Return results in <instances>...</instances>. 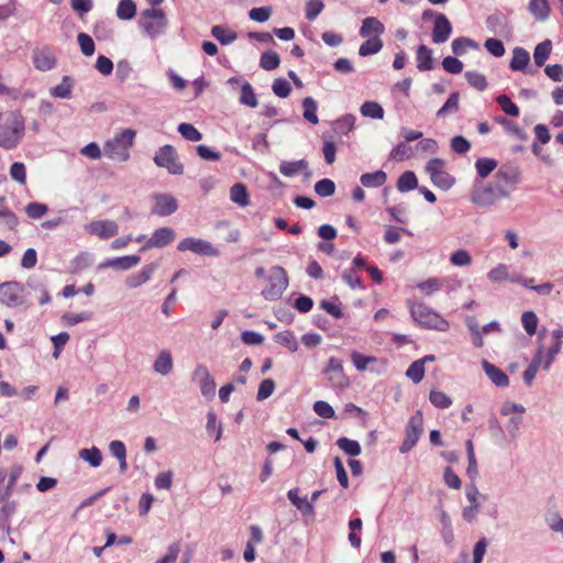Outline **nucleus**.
Returning a JSON list of instances; mask_svg holds the SVG:
<instances>
[{"mask_svg": "<svg viewBox=\"0 0 563 563\" xmlns=\"http://www.w3.org/2000/svg\"><path fill=\"white\" fill-rule=\"evenodd\" d=\"M450 263L456 267H465L472 264V256L468 251L461 249L450 255Z\"/></svg>", "mask_w": 563, "mask_h": 563, "instance_id": "603ef678", "label": "nucleus"}, {"mask_svg": "<svg viewBox=\"0 0 563 563\" xmlns=\"http://www.w3.org/2000/svg\"><path fill=\"white\" fill-rule=\"evenodd\" d=\"M268 285L262 290V296L269 301L279 299L288 287V276L282 266H273L267 278Z\"/></svg>", "mask_w": 563, "mask_h": 563, "instance_id": "423d86ee", "label": "nucleus"}, {"mask_svg": "<svg viewBox=\"0 0 563 563\" xmlns=\"http://www.w3.org/2000/svg\"><path fill=\"white\" fill-rule=\"evenodd\" d=\"M239 102L250 108H256L258 106L257 97L249 81H243L241 85Z\"/></svg>", "mask_w": 563, "mask_h": 563, "instance_id": "473e14b6", "label": "nucleus"}, {"mask_svg": "<svg viewBox=\"0 0 563 563\" xmlns=\"http://www.w3.org/2000/svg\"><path fill=\"white\" fill-rule=\"evenodd\" d=\"M176 238V233L174 229L168 227H163L154 231L152 236L146 241L145 245L141 249V251H145L148 249H161L168 244H170Z\"/></svg>", "mask_w": 563, "mask_h": 563, "instance_id": "4468645a", "label": "nucleus"}, {"mask_svg": "<svg viewBox=\"0 0 563 563\" xmlns=\"http://www.w3.org/2000/svg\"><path fill=\"white\" fill-rule=\"evenodd\" d=\"M33 64L36 69L41 71H47L54 68L56 59L51 53L41 51L34 53Z\"/></svg>", "mask_w": 563, "mask_h": 563, "instance_id": "a878e982", "label": "nucleus"}, {"mask_svg": "<svg viewBox=\"0 0 563 563\" xmlns=\"http://www.w3.org/2000/svg\"><path fill=\"white\" fill-rule=\"evenodd\" d=\"M230 198L240 207H246L250 203V196L244 184H234L230 189Z\"/></svg>", "mask_w": 563, "mask_h": 563, "instance_id": "7c9ffc66", "label": "nucleus"}, {"mask_svg": "<svg viewBox=\"0 0 563 563\" xmlns=\"http://www.w3.org/2000/svg\"><path fill=\"white\" fill-rule=\"evenodd\" d=\"M528 9L538 21H545L551 11L548 0H530Z\"/></svg>", "mask_w": 563, "mask_h": 563, "instance_id": "bb28decb", "label": "nucleus"}, {"mask_svg": "<svg viewBox=\"0 0 563 563\" xmlns=\"http://www.w3.org/2000/svg\"><path fill=\"white\" fill-rule=\"evenodd\" d=\"M452 31L453 29L450 20L443 13H438V15H435V21H433V43L441 44L446 42L450 38Z\"/></svg>", "mask_w": 563, "mask_h": 563, "instance_id": "2eb2a0df", "label": "nucleus"}, {"mask_svg": "<svg viewBox=\"0 0 563 563\" xmlns=\"http://www.w3.org/2000/svg\"><path fill=\"white\" fill-rule=\"evenodd\" d=\"M487 277L492 283H498L507 279L510 280L511 278V276H509L508 266L505 264H499L495 268L490 269Z\"/></svg>", "mask_w": 563, "mask_h": 563, "instance_id": "052dcab7", "label": "nucleus"}, {"mask_svg": "<svg viewBox=\"0 0 563 563\" xmlns=\"http://www.w3.org/2000/svg\"><path fill=\"white\" fill-rule=\"evenodd\" d=\"M430 178L433 185L445 190L450 189L455 183L454 178L444 170L434 174Z\"/></svg>", "mask_w": 563, "mask_h": 563, "instance_id": "680f3d73", "label": "nucleus"}, {"mask_svg": "<svg viewBox=\"0 0 563 563\" xmlns=\"http://www.w3.org/2000/svg\"><path fill=\"white\" fill-rule=\"evenodd\" d=\"M136 131L133 129H125L115 136L106 142L103 152L104 155L113 161L123 163L130 158L129 148L134 144Z\"/></svg>", "mask_w": 563, "mask_h": 563, "instance_id": "f257e3e1", "label": "nucleus"}, {"mask_svg": "<svg viewBox=\"0 0 563 563\" xmlns=\"http://www.w3.org/2000/svg\"><path fill=\"white\" fill-rule=\"evenodd\" d=\"M336 445L347 455L357 456L361 454V445L357 441L342 437L338 439Z\"/></svg>", "mask_w": 563, "mask_h": 563, "instance_id": "c03bdc74", "label": "nucleus"}, {"mask_svg": "<svg viewBox=\"0 0 563 563\" xmlns=\"http://www.w3.org/2000/svg\"><path fill=\"white\" fill-rule=\"evenodd\" d=\"M157 268L158 264L154 262L143 266V268L137 274L130 275L126 278V286L132 289L145 284L152 278V275Z\"/></svg>", "mask_w": 563, "mask_h": 563, "instance_id": "6ab92c4d", "label": "nucleus"}, {"mask_svg": "<svg viewBox=\"0 0 563 563\" xmlns=\"http://www.w3.org/2000/svg\"><path fill=\"white\" fill-rule=\"evenodd\" d=\"M167 24L166 14L162 9H146L141 12L139 25L151 38L163 34Z\"/></svg>", "mask_w": 563, "mask_h": 563, "instance_id": "20e7f679", "label": "nucleus"}, {"mask_svg": "<svg viewBox=\"0 0 563 563\" xmlns=\"http://www.w3.org/2000/svg\"><path fill=\"white\" fill-rule=\"evenodd\" d=\"M73 79L69 76H64L60 84L51 88L49 93L52 97L68 99L71 96Z\"/></svg>", "mask_w": 563, "mask_h": 563, "instance_id": "e433bc0d", "label": "nucleus"}, {"mask_svg": "<svg viewBox=\"0 0 563 563\" xmlns=\"http://www.w3.org/2000/svg\"><path fill=\"white\" fill-rule=\"evenodd\" d=\"M416 188H418V179L413 172L407 170L399 176L397 189L400 192H407Z\"/></svg>", "mask_w": 563, "mask_h": 563, "instance_id": "f704fd0d", "label": "nucleus"}, {"mask_svg": "<svg viewBox=\"0 0 563 563\" xmlns=\"http://www.w3.org/2000/svg\"><path fill=\"white\" fill-rule=\"evenodd\" d=\"M322 374L327 376L331 388L343 389L349 385V378L344 374L343 362L338 357H330Z\"/></svg>", "mask_w": 563, "mask_h": 563, "instance_id": "9d476101", "label": "nucleus"}, {"mask_svg": "<svg viewBox=\"0 0 563 563\" xmlns=\"http://www.w3.org/2000/svg\"><path fill=\"white\" fill-rule=\"evenodd\" d=\"M496 102L500 106L503 111L510 117L519 115V108L515 104L507 95H499Z\"/></svg>", "mask_w": 563, "mask_h": 563, "instance_id": "4d7b16f0", "label": "nucleus"}, {"mask_svg": "<svg viewBox=\"0 0 563 563\" xmlns=\"http://www.w3.org/2000/svg\"><path fill=\"white\" fill-rule=\"evenodd\" d=\"M280 64L279 55L276 52H264L260 59V66L265 70H274Z\"/></svg>", "mask_w": 563, "mask_h": 563, "instance_id": "8fccbe9b", "label": "nucleus"}, {"mask_svg": "<svg viewBox=\"0 0 563 563\" xmlns=\"http://www.w3.org/2000/svg\"><path fill=\"white\" fill-rule=\"evenodd\" d=\"M460 104L459 92H452L445 103L438 110L437 117L444 118L449 112H456Z\"/></svg>", "mask_w": 563, "mask_h": 563, "instance_id": "09e8293b", "label": "nucleus"}, {"mask_svg": "<svg viewBox=\"0 0 563 563\" xmlns=\"http://www.w3.org/2000/svg\"><path fill=\"white\" fill-rule=\"evenodd\" d=\"M451 47H452V52L455 55L461 56V55L465 54L467 48H470V47L476 48L477 44L468 37H457L452 42Z\"/></svg>", "mask_w": 563, "mask_h": 563, "instance_id": "6e6d98bb", "label": "nucleus"}, {"mask_svg": "<svg viewBox=\"0 0 563 563\" xmlns=\"http://www.w3.org/2000/svg\"><path fill=\"white\" fill-rule=\"evenodd\" d=\"M313 410L321 418L331 419L335 417V411L332 406L323 400H317L313 404Z\"/></svg>", "mask_w": 563, "mask_h": 563, "instance_id": "774afa93", "label": "nucleus"}, {"mask_svg": "<svg viewBox=\"0 0 563 563\" xmlns=\"http://www.w3.org/2000/svg\"><path fill=\"white\" fill-rule=\"evenodd\" d=\"M441 287H442V282H441V279H439L437 277L429 278V279L418 284V288L427 296H431L435 291L440 290Z\"/></svg>", "mask_w": 563, "mask_h": 563, "instance_id": "338daca9", "label": "nucleus"}, {"mask_svg": "<svg viewBox=\"0 0 563 563\" xmlns=\"http://www.w3.org/2000/svg\"><path fill=\"white\" fill-rule=\"evenodd\" d=\"M384 32V24L374 16L365 18L360 29V35L362 37H369L371 35L380 37Z\"/></svg>", "mask_w": 563, "mask_h": 563, "instance_id": "4be33fe9", "label": "nucleus"}, {"mask_svg": "<svg viewBox=\"0 0 563 563\" xmlns=\"http://www.w3.org/2000/svg\"><path fill=\"white\" fill-rule=\"evenodd\" d=\"M302 107H303V118L312 123L317 124L319 122L318 115H317V102L312 97H306L302 100Z\"/></svg>", "mask_w": 563, "mask_h": 563, "instance_id": "a18cd8bd", "label": "nucleus"}, {"mask_svg": "<svg viewBox=\"0 0 563 563\" xmlns=\"http://www.w3.org/2000/svg\"><path fill=\"white\" fill-rule=\"evenodd\" d=\"M417 68L420 71L433 68L432 51L424 44L419 45L417 48Z\"/></svg>", "mask_w": 563, "mask_h": 563, "instance_id": "393cba45", "label": "nucleus"}, {"mask_svg": "<svg viewBox=\"0 0 563 563\" xmlns=\"http://www.w3.org/2000/svg\"><path fill=\"white\" fill-rule=\"evenodd\" d=\"M429 399L434 407L441 409L449 408L452 405L451 398L440 390H431Z\"/></svg>", "mask_w": 563, "mask_h": 563, "instance_id": "13d9d810", "label": "nucleus"}, {"mask_svg": "<svg viewBox=\"0 0 563 563\" xmlns=\"http://www.w3.org/2000/svg\"><path fill=\"white\" fill-rule=\"evenodd\" d=\"M141 262V257L137 255H126L122 257H114L106 260L100 263L98 269L114 268L119 271H126L136 266Z\"/></svg>", "mask_w": 563, "mask_h": 563, "instance_id": "f3484780", "label": "nucleus"}, {"mask_svg": "<svg viewBox=\"0 0 563 563\" xmlns=\"http://www.w3.org/2000/svg\"><path fill=\"white\" fill-rule=\"evenodd\" d=\"M482 367L490 379V382L497 387H507L509 385V378L505 372L492 364L487 360L482 361Z\"/></svg>", "mask_w": 563, "mask_h": 563, "instance_id": "a211bd4d", "label": "nucleus"}, {"mask_svg": "<svg viewBox=\"0 0 563 563\" xmlns=\"http://www.w3.org/2000/svg\"><path fill=\"white\" fill-rule=\"evenodd\" d=\"M496 179L498 185H501L504 188L509 187L514 189L520 180V172L517 167L500 168L496 173Z\"/></svg>", "mask_w": 563, "mask_h": 563, "instance_id": "412c9836", "label": "nucleus"}, {"mask_svg": "<svg viewBox=\"0 0 563 563\" xmlns=\"http://www.w3.org/2000/svg\"><path fill=\"white\" fill-rule=\"evenodd\" d=\"M24 130L25 123L22 114L19 111L11 112L0 129V147L15 148L24 135Z\"/></svg>", "mask_w": 563, "mask_h": 563, "instance_id": "f03ea898", "label": "nucleus"}, {"mask_svg": "<svg viewBox=\"0 0 563 563\" xmlns=\"http://www.w3.org/2000/svg\"><path fill=\"white\" fill-rule=\"evenodd\" d=\"M93 263V255L89 252L79 253L71 262V272L78 273L81 272Z\"/></svg>", "mask_w": 563, "mask_h": 563, "instance_id": "37998d69", "label": "nucleus"}, {"mask_svg": "<svg viewBox=\"0 0 563 563\" xmlns=\"http://www.w3.org/2000/svg\"><path fill=\"white\" fill-rule=\"evenodd\" d=\"M423 432V417L421 411H417L410 417L406 427V437L399 448L400 453H408L419 441Z\"/></svg>", "mask_w": 563, "mask_h": 563, "instance_id": "6e6552de", "label": "nucleus"}, {"mask_svg": "<svg viewBox=\"0 0 563 563\" xmlns=\"http://www.w3.org/2000/svg\"><path fill=\"white\" fill-rule=\"evenodd\" d=\"M314 191L320 197H330L335 192V184L329 178H323L316 183Z\"/></svg>", "mask_w": 563, "mask_h": 563, "instance_id": "5fc2aeb1", "label": "nucleus"}, {"mask_svg": "<svg viewBox=\"0 0 563 563\" xmlns=\"http://www.w3.org/2000/svg\"><path fill=\"white\" fill-rule=\"evenodd\" d=\"M78 455L81 460L87 462L92 467H98L101 465L102 453L96 446H92L90 449H81L79 450Z\"/></svg>", "mask_w": 563, "mask_h": 563, "instance_id": "4c0bfd02", "label": "nucleus"}, {"mask_svg": "<svg viewBox=\"0 0 563 563\" xmlns=\"http://www.w3.org/2000/svg\"><path fill=\"white\" fill-rule=\"evenodd\" d=\"M360 112L363 117L376 120H382L385 114L383 107L376 101H365L361 106Z\"/></svg>", "mask_w": 563, "mask_h": 563, "instance_id": "72a5a7b5", "label": "nucleus"}, {"mask_svg": "<svg viewBox=\"0 0 563 563\" xmlns=\"http://www.w3.org/2000/svg\"><path fill=\"white\" fill-rule=\"evenodd\" d=\"M465 323L471 333L473 344L476 347H482L484 345V340L482 338V329H479V324L475 317L468 316L465 320Z\"/></svg>", "mask_w": 563, "mask_h": 563, "instance_id": "ea45409f", "label": "nucleus"}, {"mask_svg": "<svg viewBox=\"0 0 563 563\" xmlns=\"http://www.w3.org/2000/svg\"><path fill=\"white\" fill-rule=\"evenodd\" d=\"M529 62L530 55L528 51L522 47H515L512 49V58L510 60L509 67L514 71H523L526 70Z\"/></svg>", "mask_w": 563, "mask_h": 563, "instance_id": "5701e85b", "label": "nucleus"}, {"mask_svg": "<svg viewBox=\"0 0 563 563\" xmlns=\"http://www.w3.org/2000/svg\"><path fill=\"white\" fill-rule=\"evenodd\" d=\"M178 251L186 252L190 251L198 255L209 256V257H218L220 252L216 249L210 242L196 239V238H186L183 239L177 246Z\"/></svg>", "mask_w": 563, "mask_h": 563, "instance_id": "9b49d317", "label": "nucleus"}, {"mask_svg": "<svg viewBox=\"0 0 563 563\" xmlns=\"http://www.w3.org/2000/svg\"><path fill=\"white\" fill-rule=\"evenodd\" d=\"M387 180V175L384 170L374 173H365L361 176L360 181L364 187L377 188L383 186Z\"/></svg>", "mask_w": 563, "mask_h": 563, "instance_id": "c85d7f7f", "label": "nucleus"}, {"mask_svg": "<svg viewBox=\"0 0 563 563\" xmlns=\"http://www.w3.org/2000/svg\"><path fill=\"white\" fill-rule=\"evenodd\" d=\"M153 161L156 166L166 168L172 175H181L184 173V165L179 162L175 147L169 144L159 147Z\"/></svg>", "mask_w": 563, "mask_h": 563, "instance_id": "0eeeda50", "label": "nucleus"}, {"mask_svg": "<svg viewBox=\"0 0 563 563\" xmlns=\"http://www.w3.org/2000/svg\"><path fill=\"white\" fill-rule=\"evenodd\" d=\"M521 323H522L525 331L529 335H533L537 332L539 319H538L537 314L534 313V311L528 310L521 314Z\"/></svg>", "mask_w": 563, "mask_h": 563, "instance_id": "49530a36", "label": "nucleus"}, {"mask_svg": "<svg viewBox=\"0 0 563 563\" xmlns=\"http://www.w3.org/2000/svg\"><path fill=\"white\" fill-rule=\"evenodd\" d=\"M136 14V4L133 0H120L117 8V16L120 20H131Z\"/></svg>", "mask_w": 563, "mask_h": 563, "instance_id": "a19ab883", "label": "nucleus"}, {"mask_svg": "<svg viewBox=\"0 0 563 563\" xmlns=\"http://www.w3.org/2000/svg\"><path fill=\"white\" fill-rule=\"evenodd\" d=\"M409 309L413 320L422 328L441 332H445L450 328L449 322L444 318L423 302L410 303Z\"/></svg>", "mask_w": 563, "mask_h": 563, "instance_id": "7ed1b4c3", "label": "nucleus"}, {"mask_svg": "<svg viewBox=\"0 0 563 563\" xmlns=\"http://www.w3.org/2000/svg\"><path fill=\"white\" fill-rule=\"evenodd\" d=\"M177 131L187 141L198 142L202 140V134L191 123H180Z\"/></svg>", "mask_w": 563, "mask_h": 563, "instance_id": "3c124183", "label": "nucleus"}, {"mask_svg": "<svg viewBox=\"0 0 563 563\" xmlns=\"http://www.w3.org/2000/svg\"><path fill=\"white\" fill-rule=\"evenodd\" d=\"M551 52H552V42L550 40H544L543 42L539 43L534 47L533 59H534V64L537 65V67L544 66Z\"/></svg>", "mask_w": 563, "mask_h": 563, "instance_id": "c756f323", "label": "nucleus"}, {"mask_svg": "<svg viewBox=\"0 0 563 563\" xmlns=\"http://www.w3.org/2000/svg\"><path fill=\"white\" fill-rule=\"evenodd\" d=\"M77 42L80 46V51L85 56H91L95 53L96 46L92 37L87 33H79L77 35Z\"/></svg>", "mask_w": 563, "mask_h": 563, "instance_id": "bf43d9fd", "label": "nucleus"}, {"mask_svg": "<svg viewBox=\"0 0 563 563\" xmlns=\"http://www.w3.org/2000/svg\"><path fill=\"white\" fill-rule=\"evenodd\" d=\"M154 206L152 213L159 217H167L175 213L178 209V202L170 194H155L153 196Z\"/></svg>", "mask_w": 563, "mask_h": 563, "instance_id": "ddd939ff", "label": "nucleus"}, {"mask_svg": "<svg viewBox=\"0 0 563 563\" xmlns=\"http://www.w3.org/2000/svg\"><path fill=\"white\" fill-rule=\"evenodd\" d=\"M211 35L220 42L221 45H229L238 38V34L222 25H214L211 29Z\"/></svg>", "mask_w": 563, "mask_h": 563, "instance_id": "2f4dec72", "label": "nucleus"}, {"mask_svg": "<svg viewBox=\"0 0 563 563\" xmlns=\"http://www.w3.org/2000/svg\"><path fill=\"white\" fill-rule=\"evenodd\" d=\"M153 368L162 376L168 375L173 369V357L170 352L167 350L161 351L154 362Z\"/></svg>", "mask_w": 563, "mask_h": 563, "instance_id": "b1692460", "label": "nucleus"}, {"mask_svg": "<svg viewBox=\"0 0 563 563\" xmlns=\"http://www.w3.org/2000/svg\"><path fill=\"white\" fill-rule=\"evenodd\" d=\"M383 41L380 37L372 36L361 44L358 54L362 57L377 54L383 48Z\"/></svg>", "mask_w": 563, "mask_h": 563, "instance_id": "c9c22d12", "label": "nucleus"}, {"mask_svg": "<svg viewBox=\"0 0 563 563\" xmlns=\"http://www.w3.org/2000/svg\"><path fill=\"white\" fill-rule=\"evenodd\" d=\"M273 92L280 98H287L290 95V84L285 78H276L272 85Z\"/></svg>", "mask_w": 563, "mask_h": 563, "instance_id": "69168bd1", "label": "nucleus"}, {"mask_svg": "<svg viewBox=\"0 0 563 563\" xmlns=\"http://www.w3.org/2000/svg\"><path fill=\"white\" fill-rule=\"evenodd\" d=\"M465 78L467 82L479 91H483L487 87V80L484 75L477 71H466Z\"/></svg>", "mask_w": 563, "mask_h": 563, "instance_id": "0e129e2a", "label": "nucleus"}, {"mask_svg": "<svg viewBox=\"0 0 563 563\" xmlns=\"http://www.w3.org/2000/svg\"><path fill=\"white\" fill-rule=\"evenodd\" d=\"M279 172L286 177H294L300 172H305L306 177L311 176V172L308 169V162L306 159L295 162L283 161L279 165Z\"/></svg>", "mask_w": 563, "mask_h": 563, "instance_id": "aec40b11", "label": "nucleus"}, {"mask_svg": "<svg viewBox=\"0 0 563 563\" xmlns=\"http://www.w3.org/2000/svg\"><path fill=\"white\" fill-rule=\"evenodd\" d=\"M88 231L102 240H107L118 234L119 227L112 220H99L92 221L88 225Z\"/></svg>", "mask_w": 563, "mask_h": 563, "instance_id": "dca6fc26", "label": "nucleus"}, {"mask_svg": "<svg viewBox=\"0 0 563 563\" xmlns=\"http://www.w3.org/2000/svg\"><path fill=\"white\" fill-rule=\"evenodd\" d=\"M3 505L0 508V530L9 531L10 529V519L14 515L16 510V501L9 500V498L2 501Z\"/></svg>", "mask_w": 563, "mask_h": 563, "instance_id": "cd10ccee", "label": "nucleus"}, {"mask_svg": "<svg viewBox=\"0 0 563 563\" xmlns=\"http://www.w3.org/2000/svg\"><path fill=\"white\" fill-rule=\"evenodd\" d=\"M355 124V117L353 114H345L334 122V132L338 134L346 135Z\"/></svg>", "mask_w": 563, "mask_h": 563, "instance_id": "de8ad7c7", "label": "nucleus"}, {"mask_svg": "<svg viewBox=\"0 0 563 563\" xmlns=\"http://www.w3.org/2000/svg\"><path fill=\"white\" fill-rule=\"evenodd\" d=\"M406 376L410 378L415 384L420 383L424 377L423 361L417 360L412 362L406 372Z\"/></svg>", "mask_w": 563, "mask_h": 563, "instance_id": "864d4df0", "label": "nucleus"}, {"mask_svg": "<svg viewBox=\"0 0 563 563\" xmlns=\"http://www.w3.org/2000/svg\"><path fill=\"white\" fill-rule=\"evenodd\" d=\"M275 382L272 378H265L261 382L256 395L258 401L267 399L275 390Z\"/></svg>", "mask_w": 563, "mask_h": 563, "instance_id": "e2e57ef3", "label": "nucleus"}, {"mask_svg": "<svg viewBox=\"0 0 563 563\" xmlns=\"http://www.w3.org/2000/svg\"><path fill=\"white\" fill-rule=\"evenodd\" d=\"M497 167V161L494 158H478L475 162V168L478 177L486 178Z\"/></svg>", "mask_w": 563, "mask_h": 563, "instance_id": "79ce46f5", "label": "nucleus"}, {"mask_svg": "<svg viewBox=\"0 0 563 563\" xmlns=\"http://www.w3.org/2000/svg\"><path fill=\"white\" fill-rule=\"evenodd\" d=\"M274 341L286 349H288L290 352H296L298 350V342L295 336V334L289 331H282L275 334Z\"/></svg>", "mask_w": 563, "mask_h": 563, "instance_id": "58836bf2", "label": "nucleus"}, {"mask_svg": "<svg viewBox=\"0 0 563 563\" xmlns=\"http://www.w3.org/2000/svg\"><path fill=\"white\" fill-rule=\"evenodd\" d=\"M23 287L16 282H8L0 285V302L9 308L29 306L22 295Z\"/></svg>", "mask_w": 563, "mask_h": 563, "instance_id": "1a4fd4ad", "label": "nucleus"}, {"mask_svg": "<svg viewBox=\"0 0 563 563\" xmlns=\"http://www.w3.org/2000/svg\"><path fill=\"white\" fill-rule=\"evenodd\" d=\"M509 197V190L501 185L476 186L471 194V201L477 207L486 208L495 205L500 199Z\"/></svg>", "mask_w": 563, "mask_h": 563, "instance_id": "39448f33", "label": "nucleus"}, {"mask_svg": "<svg viewBox=\"0 0 563 563\" xmlns=\"http://www.w3.org/2000/svg\"><path fill=\"white\" fill-rule=\"evenodd\" d=\"M191 380L199 385L200 391L205 397L209 398L214 396L216 382L206 365L199 364L195 367Z\"/></svg>", "mask_w": 563, "mask_h": 563, "instance_id": "f8f14e48", "label": "nucleus"}]
</instances>
